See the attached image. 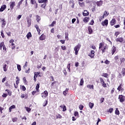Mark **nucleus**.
<instances>
[{
    "label": "nucleus",
    "instance_id": "f257e3e1",
    "mask_svg": "<svg viewBox=\"0 0 125 125\" xmlns=\"http://www.w3.org/2000/svg\"><path fill=\"white\" fill-rule=\"evenodd\" d=\"M80 48H81V45L80 44H78L74 47V51L75 53V55H78V53L79 51L80 50Z\"/></svg>",
    "mask_w": 125,
    "mask_h": 125
},
{
    "label": "nucleus",
    "instance_id": "f03ea898",
    "mask_svg": "<svg viewBox=\"0 0 125 125\" xmlns=\"http://www.w3.org/2000/svg\"><path fill=\"white\" fill-rule=\"evenodd\" d=\"M118 99L120 100V102H121L122 103L124 102V101H125V97L123 96V95H119Z\"/></svg>",
    "mask_w": 125,
    "mask_h": 125
},
{
    "label": "nucleus",
    "instance_id": "7ed1b4c3",
    "mask_svg": "<svg viewBox=\"0 0 125 125\" xmlns=\"http://www.w3.org/2000/svg\"><path fill=\"white\" fill-rule=\"evenodd\" d=\"M48 95V92L47 91H44L43 93L42 94V98H45Z\"/></svg>",
    "mask_w": 125,
    "mask_h": 125
},
{
    "label": "nucleus",
    "instance_id": "20e7f679",
    "mask_svg": "<svg viewBox=\"0 0 125 125\" xmlns=\"http://www.w3.org/2000/svg\"><path fill=\"white\" fill-rule=\"evenodd\" d=\"M102 26H108V20H105L104 21L101 23Z\"/></svg>",
    "mask_w": 125,
    "mask_h": 125
},
{
    "label": "nucleus",
    "instance_id": "39448f33",
    "mask_svg": "<svg viewBox=\"0 0 125 125\" xmlns=\"http://www.w3.org/2000/svg\"><path fill=\"white\" fill-rule=\"evenodd\" d=\"M112 51V55H113L114 53L117 51V48H116V47L115 46H113L111 48Z\"/></svg>",
    "mask_w": 125,
    "mask_h": 125
},
{
    "label": "nucleus",
    "instance_id": "423d86ee",
    "mask_svg": "<svg viewBox=\"0 0 125 125\" xmlns=\"http://www.w3.org/2000/svg\"><path fill=\"white\" fill-rule=\"evenodd\" d=\"M116 24V19H113L111 21H110V25L111 26H114Z\"/></svg>",
    "mask_w": 125,
    "mask_h": 125
},
{
    "label": "nucleus",
    "instance_id": "0eeeda50",
    "mask_svg": "<svg viewBox=\"0 0 125 125\" xmlns=\"http://www.w3.org/2000/svg\"><path fill=\"white\" fill-rule=\"evenodd\" d=\"M116 42H124V38L120 37L115 40Z\"/></svg>",
    "mask_w": 125,
    "mask_h": 125
},
{
    "label": "nucleus",
    "instance_id": "6e6552de",
    "mask_svg": "<svg viewBox=\"0 0 125 125\" xmlns=\"http://www.w3.org/2000/svg\"><path fill=\"white\" fill-rule=\"evenodd\" d=\"M45 40V35L44 34H42L40 37V41H44Z\"/></svg>",
    "mask_w": 125,
    "mask_h": 125
},
{
    "label": "nucleus",
    "instance_id": "1a4fd4ad",
    "mask_svg": "<svg viewBox=\"0 0 125 125\" xmlns=\"http://www.w3.org/2000/svg\"><path fill=\"white\" fill-rule=\"evenodd\" d=\"M15 6V2H11L10 8L12 10Z\"/></svg>",
    "mask_w": 125,
    "mask_h": 125
},
{
    "label": "nucleus",
    "instance_id": "9d476101",
    "mask_svg": "<svg viewBox=\"0 0 125 125\" xmlns=\"http://www.w3.org/2000/svg\"><path fill=\"white\" fill-rule=\"evenodd\" d=\"M96 4L98 5V6H101L102 4H103V1L100 0L99 1H97L96 2Z\"/></svg>",
    "mask_w": 125,
    "mask_h": 125
},
{
    "label": "nucleus",
    "instance_id": "9b49d317",
    "mask_svg": "<svg viewBox=\"0 0 125 125\" xmlns=\"http://www.w3.org/2000/svg\"><path fill=\"white\" fill-rule=\"evenodd\" d=\"M5 8H6V5H3L1 8H0V11L1 12H2V11H3V10H4L5 9Z\"/></svg>",
    "mask_w": 125,
    "mask_h": 125
},
{
    "label": "nucleus",
    "instance_id": "f8f14e48",
    "mask_svg": "<svg viewBox=\"0 0 125 125\" xmlns=\"http://www.w3.org/2000/svg\"><path fill=\"white\" fill-rule=\"evenodd\" d=\"M39 3H47V0H39Z\"/></svg>",
    "mask_w": 125,
    "mask_h": 125
},
{
    "label": "nucleus",
    "instance_id": "ddd939ff",
    "mask_svg": "<svg viewBox=\"0 0 125 125\" xmlns=\"http://www.w3.org/2000/svg\"><path fill=\"white\" fill-rule=\"evenodd\" d=\"M3 69L4 72H6V71H7V65L6 64H4L3 65Z\"/></svg>",
    "mask_w": 125,
    "mask_h": 125
},
{
    "label": "nucleus",
    "instance_id": "4468645a",
    "mask_svg": "<svg viewBox=\"0 0 125 125\" xmlns=\"http://www.w3.org/2000/svg\"><path fill=\"white\" fill-rule=\"evenodd\" d=\"M88 30L89 34L90 35L92 34V28H91V27L89 26L88 27Z\"/></svg>",
    "mask_w": 125,
    "mask_h": 125
},
{
    "label": "nucleus",
    "instance_id": "2eb2a0df",
    "mask_svg": "<svg viewBox=\"0 0 125 125\" xmlns=\"http://www.w3.org/2000/svg\"><path fill=\"white\" fill-rule=\"evenodd\" d=\"M27 22L28 24V27H30V26H31V19L27 18Z\"/></svg>",
    "mask_w": 125,
    "mask_h": 125
},
{
    "label": "nucleus",
    "instance_id": "dca6fc26",
    "mask_svg": "<svg viewBox=\"0 0 125 125\" xmlns=\"http://www.w3.org/2000/svg\"><path fill=\"white\" fill-rule=\"evenodd\" d=\"M15 108H16V107L15 106V105H13L11 106L9 108V112H11V110H12V109H15Z\"/></svg>",
    "mask_w": 125,
    "mask_h": 125
},
{
    "label": "nucleus",
    "instance_id": "f3484780",
    "mask_svg": "<svg viewBox=\"0 0 125 125\" xmlns=\"http://www.w3.org/2000/svg\"><path fill=\"white\" fill-rule=\"evenodd\" d=\"M36 20L38 22V23H39L40 21H41V17L39 15L36 16Z\"/></svg>",
    "mask_w": 125,
    "mask_h": 125
},
{
    "label": "nucleus",
    "instance_id": "a211bd4d",
    "mask_svg": "<svg viewBox=\"0 0 125 125\" xmlns=\"http://www.w3.org/2000/svg\"><path fill=\"white\" fill-rule=\"evenodd\" d=\"M88 14H89L88 12H87V11L86 10H84V12H83V16H87Z\"/></svg>",
    "mask_w": 125,
    "mask_h": 125
},
{
    "label": "nucleus",
    "instance_id": "6ab92c4d",
    "mask_svg": "<svg viewBox=\"0 0 125 125\" xmlns=\"http://www.w3.org/2000/svg\"><path fill=\"white\" fill-rule=\"evenodd\" d=\"M89 20V18L85 17L84 19H83V22H84L85 23H86L88 22Z\"/></svg>",
    "mask_w": 125,
    "mask_h": 125
},
{
    "label": "nucleus",
    "instance_id": "aec40b11",
    "mask_svg": "<svg viewBox=\"0 0 125 125\" xmlns=\"http://www.w3.org/2000/svg\"><path fill=\"white\" fill-rule=\"evenodd\" d=\"M27 38V39H30V38L32 37V34L31 33V32H29L27 35H26Z\"/></svg>",
    "mask_w": 125,
    "mask_h": 125
},
{
    "label": "nucleus",
    "instance_id": "412c9836",
    "mask_svg": "<svg viewBox=\"0 0 125 125\" xmlns=\"http://www.w3.org/2000/svg\"><path fill=\"white\" fill-rule=\"evenodd\" d=\"M93 106H94V104L91 103H89V107H90V109H92Z\"/></svg>",
    "mask_w": 125,
    "mask_h": 125
},
{
    "label": "nucleus",
    "instance_id": "4be33fe9",
    "mask_svg": "<svg viewBox=\"0 0 125 125\" xmlns=\"http://www.w3.org/2000/svg\"><path fill=\"white\" fill-rule=\"evenodd\" d=\"M37 78H38V76H37V72L34 73V81L35 82L37 81Z\"/></svg>",
    "mask_w": 125,
    "mask_h": 125
},
{
    "label": "nucleus",
    "instance_id": "5701e85b",
    "mask_svg": "<svg viewBox=\"0 0 125 125\" xmlns=\"http://www.w3.org/2000/svg\"><path fill=\"white\" fill-rule=\"evenodd\" d=\"M39 88H40V83H38L36 86V89L38 92H39Z\"/></svg>",
    "mask_w": 125,
    "mask_h": 125
},
{
    "label": "nucleus",
    "instance_id": "b1692460",
    "mask_svg": "<svg viewBox=\"0 0 125 125\" xmlns=\"http://www.w3.org/2000/svg\"><path fill=\"white\" fill-rule=\"evenodd\" d=\"M1 21L2 22V27L3 26L4 27V26H5V24H6L5 21H4V19H1Z\"/></svg>",
    "mask_w": 125,
    "mask_h": 125
},
{
    "label": "nucleus",
    "instance_id": "393cba45",
    "mask_svg": "<svg viewBox=\"0 0 125 125\" xmlns=\"http://www.w3.org/2000/svg\"><path fill=\"white\" fill-rule=\"evenodd\" d=\"M87 87L89 89H93V85H87Z\"/></svg>",
    "mask_w": 125,
    "mask_h": 125
},
{
    "label": "nucleus",
    "instance_id": "a878e982",
    "mask_svg": "<svg viewBox=\"0 0 125 125\" xmlns=\"http://www.w3.org/2000/svg\"><path fill=\"white\" fill-rule=\"evenodd\" d=\"M3 46H4V43L3 42H1L0 43V49H1Z\"/></svg>",
    "mask_w": 125,
    "mask_h": 125
},
{
    "label": "nucleus",
    "instance_id": "bb28decb",
    "mask_svg": "<svg viewBox=\"0 0 125 125\" xmlns=\"http://www.w3.org/2000/svg\"><path fill=\"white\" fill-rule=\"evenodd\" d=\"M68 90H69V88H66L65 90L63 92V94L66 96L67 93L68 92Z\"/></svg>",
    "mask_w": 125,
    "mask_h": 125
},
{
    "label": "nucleus",
    "instance_id": "cd10ccee",
    "mask_svg": "<svg viewBox=\"0 0 125 125\" xmlns=\"http://www.w3.org/2000/svg\"><path fill=\"white\" fill-rule=\"evenodd\" d=\"M56 23V21H53L52 24H50L49 27H54V24Z\"/></svg>",
    "mask_w": 125,
    "mask_h": 125
},
{
    "label": "nucleus",
    "instance_id": "c85d7f7f",
    "mask_svg": "<svg viewBox=\"0 0 125 125\" xmlns=\"http://www.w3.org/2000/svg\"><path fill=\"white\" fill-rule=\"evenodd\" d=\"M17 69L18 71L20 72V71H21V65H20V64H17Z\"/></svg>",
    "mask_w": 125,
    "mask_h": 125
},
{
    "label": "nucleus",
    "instance_id": "c756f323",
    "mask_svg": "<svg viewBox=\"0 0 125 125\" xmlns=\"http://www.w3.org/2000/svg\"><path fill=\"white\" fill-rule=\"evenodd\" d=\"M56 117H57V119H62V116H61V115L59 114H58L56 115Z\"/></svg>",
    "mask_w": 125,
    "mask_h": 125
},
{
    "label": "nucleus",
    "instance_id": "7c9ffc66",
    "mask_svg": "<svg viewBox=\"0 0 125 125\" xmlns=\"http://www.w3.org/2000/svg\"><path fill=\"white\" fill-rule=\"evenodd\" d=\"M46 3H44L43 4H42V5H41V7H42V8H45V6H46Z\"/></svg>",
    "mask_w": 125,
    "mask_h": 125
},
{
    "label": "nucleus",
    "instance_id": "2f4dec72",
    "mask_svg": "<svg viewBox=\"0 0 125 125\" xmlns=\"http://www.w3.org/2000/svg\"><path fill=\"white\" fill-rule=\"evenodd\" d=\"M115 114L116 115H120V111H119V110L118 109V108L116 109L115 110Z\"/></svg>",
    "mask_w": 125,
    "mask_h": 125
},
{
    "label": "nucleus",
    "instance_id": "473e14b6",
    "mask_svg": "<svg viewBox=\"0 0 125 125\" xmlns=\"http://www.w3.org/2000/svg\"><path fill=\"white\" fill-rule=\"evenodd\" d=\"M103 45H104V44H103L102 42H101L99 44V49L102 48V47H103Z\"/></svg>",
    "mask_w": 125,
    "mask_h": 125
},
{
    "label": "nucleus",
    "instance_id": "72a5a7b5",
    "mask_svg": "<svg viewBox=\"0 0 125 125\" xmlns=\"http://www.w3.org/2000/svg\"><path fill=\"white\" fill-rule=\"evenodd\" d=\"M120 61H121V63H124V62H125V58H120Z\"/></svg>",
    "mask_w": 125,
    "mask_h": 125
},
{
    "label": "nucleus",
    "instance_id": "f704fd0d",
    "mask_svg": "<svg viewBox=\"0 0 125 125\" xmlns=\"http://www.w3.org/2000/svg\"><path fill=\"white\" fill-rule=\"evenodd\" d=\"M104 15L105 16H107L108 15H109V12H108L107 11H105L104 13Z\"/></svg>",
    "mask_w": 125,
    "mask_h": 125
},
{
    "label": "nucleus",
    "instance_id": "c9c22d12",
    "mask_svg": "<svg viewBox=\"0 0 125 125\" xmlns=\"http://www.w3.org/2000/svg\"><path fill=\"white\" fill-rule=\"evenodd\" d=\"M83 79L82 78L81 80L80 85H83Z\"/></svg>",
    "mask_w": 125,
    "mask_h": 125
},
{
    "label": "nucleus",
    "instance_id": "e433bc0d",
    "mask_svg": "<svg viewBox=\"0 0 125 125\" xmlns=\"http://www.w3.org/2000/svg\"><path fill=\"white\" fill-rule=\"evenodd\" d=\"M103 77H104V78H107L108 77V74L107 73H103L102 75Z\"/></svg>",
    "mask_w": 125,
    "mask_h": 125
},
{
    "label": "nucleus",
    "instance_id": "4c0bfd02",
    "mask_svg": "<svg viewBox=\"0 0 125 125\" xmlns=\"http://www.w3.org/2000/svg\"><path fill=\"white\" fill-rule=\"evenodd\" d=\"M17 120H18V118H17V117H15V118L12 119V122L15 123V122H17Z\"/></svg>",
    "mask_w": 125,
    "mask_h": 125
},
{
    "label": "nucleus",
    "instance_id": "58836bf2",
    "mask_svg": "<svg viewBox=\"0 0 125 125\" xmlns=\"http://www.w3.org/2000/svg\"><path fill=\"white\" fill-rule=\"evenodd\" d=\"M118 91H120L122 89V84H120L119 86L117 88Z\"/></svg>",
    "mask_w": 125,
    "mask_h": 125
},
{
    "label": "nucleus",
    "instance_id": "ea45409f",
    "mask_svg": "<svg viewBox=\"0 0 125 125\" xmlns=\"http://www.w3.org/2000/svg\"><path fill=\"white\" fill-rule=\"evenodd\" d=\"M25 110L27 111V112H30L31 111V108L28 107H25Z\"/></svg>",
    "mask_w": 125,
    "mask_h": 125
},
{
    "label": "nucleus",
    "instance_id": "a19ab883",
    "mask_svg": "<svg viewBox=\"0 0 125 125\" xmlns=\"http://www.w3.org/2000/svg\"><path fill=\"white\" fill-rule=\"evenodd\" d=\"M47 105V101H45L43 104V107H45Z\"/></svg>",
    "mask_w": 125,
    "mask_h": 125
},
{
    "label": "nucleus",
    "instance_id": "79ce46f5",
    "mask_svg": "<svg viewBox=\"0 0 125 125\" xmlns=\"http://www.w3.org/2000/svg\"><path fill=\"white\" fill-rule=\"evenodd\" d=\"M122 73L123 76H125V68L122 69Z\"/></svg>",
    "mask_w": 125,
    "mask_h": 125
},
{
    "label": "nucleus",
    "instance_id": "37998d69",
    "mask_svg": "<svg viewBox=\"0 0 125 125\" xmlns=\"http://www.w3.org/2000/svg\"><path fill=\"white\" fill-rule=\"evenodd\" d=\"M105 64H107V65H109V64H110V61H108V60H106L105 62H104Z\"/></svg>",
    "mask_w": 125,
    "mask_h": 125
},
{
    "label": "nucleus",
    "instance_id": "c03bdc74",
    "mask_svg": "<svg viewBox=\"0 0 125 125\" xmlns=\"http://www.w3.org/2000/svg\"><path fill=\"white\" fill-rule=\"evenodd\" d=\"M80 110H83V105L81 104L79 105Z\"/></svg>",
    "mask_w": 125,
    "mask_h": 125
},
{
    "label": "nucleus",
    "instance_id": "a18cd8bd",
    "mask_svg": "<svg viewBox=\"0 0 125 125\" xmlns=\"http://www.w3.org/2000/svg\"><path fill=\"white\" fill-rule=\"evenodd\" d=\"M104 102V98H101L100 99V103L102 104Z\"/></svg>",
    "mask_w": 125,
    "mask_h": 125
},
{
    "label": "nucleus",
    "instance_id": "49530a36",
    "mask_svg": "<svg viewBox=\"0 0 125 125\" xmlns=\"http://www.w3.org/2000/svg\"><path fill=\"white\" fill-rule=\"evenodd\" d=\"M31 4H35V3H36V0H31Z\"/></svg>",
    "mask_w": 125,
    "mask_h": 125
},
{
    "label": "nucleus",
    "instance_id": "de8ad7c7",
    "mask_svg": "<svg viewBox=\"0 0 125 125\" xmlns=\"http://www.w3.org/2000/svg\"><path fill=\"white\" fill-rule=\"evenodd\" d=\"M1 36L2 37V38H4V34H3V31L1 30Z\"/></svg>",
    "mask_w": 125,
    "mask_h": 125
},
{
    "label": "nucleus",
    "instance_id": "09e8293b",
    "mask_svg": "<svg viewBox=\"0 0 125 125\" xmlns=\"http://www.w3.org/2000/svg\"><path fill=\"white\" fill-rule=\"evenodd\" d=\"M79 5H80V6H83L84 4V3H83V2H79Z\"/></svg>",
    "mask_w": 125,
    "mask_h": 125
},
{
    "label": "nucleus",
    "instance_id": "8fccbe9b",
    "mask_svg": "<svg viewBox=\"0 0 125 125\" xmlns=\"http://www.w3.org/2000/svg\"><path fill=\"white\" fill-rule=\"evenodd\" d=\"M74 116L75 117H77V116H79V112H78V111H75L74 112Z\"/></svg>",
    "mask_w": 125,
    "mask_h": 125
},
{
    "label": "nucleus",
    "instance_id": "3c124183",
    "mask_svg": "<svg viewBox=\"0 0 125 125\" xmlns=\"http://www.w3.org/2000/svg\"><path fill=\"white\" fill-rule=\"evenodd\" d=\"M67 110V108H66V106L63 105V107H62V111L63 112H65Z\"/></svg>",
    "mask_w": 125,
    "mask_h": 125
},
{
    "label": "nucleus",
    "instance_id": "603ef678",
    "mask_svg": "<svg viewBox=\"0 0 125 125\" xmlns=\"http://www.w3.org/2000/svg\"><path fill=\"white\" fill-rule=\"evenodd\" d=\"M102 84H103V86H104V87H106L107 86V84L105 83V82L102 83Z\"/></svg>",
    "mask_w": 125,
    "mask_h": 125
},
{
    "label": "nucleus",
    "instance_id": "864d4df0",
    "mask_svg": "<svg viewBox=\"0 0 125 125\" xmlns=\"http://www.w3.org/2000/svg\"><path fill=\"white\" fill-rule=\"evenodd\" d=\"M89 25H93L94 24V21L93 20H91V22H89Z\"/></svg>",
    "mask_w": 125,
    "mask_h": 125
},
{
    "label": "nucleus",
    "instance_id": "5fc2aeb1",
    "mask_svg": "<svg viewBox=\"0 0 125 125\" xmlns=\"http://www.w3.org/2000/svg\"><path fill=\"white\" fill-rule=\"evenodd\" d=\"M21 87L23 91H25L26 90V87H25V86L22 85Z\"/></svg>",
    "mask_w": 125,
    "mask_h": 125
},
{
    "label": "nucleus",
    "instance_id": "6e6d98bb",
    "mask_svg": "<svg viewBox=\"0 0 125 125\" xmlns=\"http://www.w3.org/2000/svg\"><path fill=\"white\" fill-rule=\"evenodd\" d=\"M119 35H120V32H116L115 33V36H116V37H118V36H119Z\"/></svg>",
    "mask_w": 125,
    "mask_h": 125
},
{
    "label": "nucleus",
    "instance_id": "4d7b16f0",
    "mask_svg": "<svg viewBox=\"0 0 125 125\" xmlns=\"http://www.w3.org/2000/svg\"><path fill=\"white\" fill-rule=\"evenodd\" d=\"M21 17H22V15H19L18 17H17L18 20H20Z\"/></svg>",
    "mask_w": 125,
    "mask_h": 125
},
{
    "label": "nucleus",
    "instance_id": "13d9d810",
    "mask_svg": "<svg viewBox=\"0 0 125 125\" xmlns=\"http://www.w3.org/2000/svg\"><path fill=\"white\" fill-rule=\"evenodd\" d=\"M7 96V94L5 93L3 94V95H2V97L4 98H5V97H6Z\"/></svg>",
    "mask_w": 125,
    "mask_h": 125
},
{
    "label": "nucleus",
    "instance_id": "bf43d9fd",
    "mask_svg": "<svg viewBox=\"0 0 125 125\" xmlns=\"http://www.w3.org/2000/svg\"><path fill=\"white\" fill-rule=\"evenodd\" d=\"M89 56H90V57H91V58H93L94 57V55H93L92 54H89Z\"/></svg>",
    "mask_w": 125,
    "mask_h": 125
},
{
    "label": "nucleus",
    "instance_id": "052dcab7",
    "mask_svg": "<svg viewBox=\"0 0 125 125\" xmlns=\"http://www.w3.org/2000/svg\"><path fill=\"white\" fill-rule=\"evenodd\" d=\"M76 22V19L74 18L72 20V24H74Z\"/></svg>",
    "mask_w": 125,
    "mask_h": 125
},
{
    "label": "nucleus",
    "instance_id": "680f3d73",
    "mask_svg": "<svg viewBox=\"0 0 125 125\" xmlns=\"http://www.w3.org/2000/svg\"><path fill=\"white\" fill-rule=\"evenodd\" d=\"M100 81H101V83H104V79H103V78H100Z\"/></svg>",
    "mask_w": 125,
    "mask_h": 125
},
{
    "label": "nucleus",
    "instance_id": "e2e57ef3",
    "mask_svg": "<svg viewBox=\"0 0 125 125\" xmlns=\"http://www.w3.org/2000/svg\"><path fill=\"white\" fill-rule=\"evenodd\" d=\"M62 50H66V46H62Z\"/></svg>",
    "mask_w": 125,
    "mask_h": 125
},
{
    "label": "nucleus",
    "instance_id": "0e129e2a",
    "mask_svg": "<svg viewBox=\"0 0 125 125\" xmlns=\"http://www.w3.org/2000/svg\"><path fill=\"white\" fill-rule=\"evenodd\" d=\"M106 41H107L108 42H110V44L111 45H112V42H111V41H110V39H109V38H106Z\"/></svg>",
    "mask_w": 125,
    "mask_h": 125
},
{
    "label": "nucleus",
    "instance_id": "69168bd1",
    "mask_svg": "<svg viewBox=\"0 0 125 125\" xmlns=\"http://www.w3.org/2000/svg\"><path fill=\"white\" fill-rule=\"evenodd\" d=\"M115 91V88H113L112 90H111V94H113L114 93V92Z\"/></svg>",
    "mask_w": 125,
    "mask_h": 125
},
{
    "label": "nucleus",
    "instance_id": "338daca9",
    "mask_svg": "<svg viewBox=\"0 0 125 125\" xmlns=\"http://www.w3.org/2000/svg\"><path fill=\"white\" fill-rule=\"evenodd\" d=\"M113 108H110L109 109V113H112V112H113Z\"/></svg>",
    "mask_w": 125,
    "mask_h": 125
},
{
    "label": "nucleus",
    "instance_id": "774afa93",
    "mask_svg": "<svg viewBox=\"0 0 125 125\" xmlns=\"http://www.w3.org/2000/svg\"><path fill=\"white\" fill-rule=\"evenodd\" d=\"M115 28H120V25L119 24H117L116 25L114 26Z\"/></svg>",
    "mask_w": 125,
    "mask_h": 125
}]
</instances>
